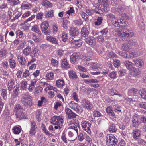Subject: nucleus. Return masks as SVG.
<instances>
[{
  "mask_svg": "<svg viewBox=\"0 0 146 146\" xmlns=\"http://www.w3.org/2000/svg\"><path fill=\"white\" fill-rule=\"evenodd\" d=\"M142 75V76H143V78H142V79H143V81L145 82L146 81V75L145 74L141 73V72L140 70H139V69H137V78H139V76H141V75Z\"/></svg>",
  "mask_w": 146,
  "mask_h": 146,
  "instance_id": "obj_31",
  "label": "nucleus"
},
{
  "mask_svg": "<svg viewBox=\"0 0 146 146\" xmlns=\"http://www.w3.org/2000/svg\"><path fill=\"white\" fill-rule=\"evenodd\" d=\"M93 115L95 117H98L101 116L102 114L99 111L95 110L93 111Z\"/></svg>",
  "mask_w": 146,
  "mask_h": 146,
  "instance_id": "obj_50",
  "label": "nucleus"
},
{
  "mask_svg": "<svg viewBox=\"0 0 146 146\" xmlns=\"http://www.w3.org/2000/svg\"><path fill=\"white\" fill-rule=\"evenodd\" d=\"M69 77L73 79H75L77 78L78 77L76 73L74 71H70L69 72Z\"/></svg>",
  "mask_w": 146,
  "mask_h": 146,
  "instance_id": "obj_27",
  "label": "nucleus"
},
{
  "mask_svg": "<svg viewBox=\"0 0 146 146\" xmlns=\"http://www.w3.org/2000/svg\"><path fill=\"white\" fill-rule=\"evenodd\" d=\"M61 67L65 69L70 68V65L66 59H64L61 60Z\"/></svg>",
  "mask_w": 146,
  "mask_h": 146,
  "instance_id": "obj_14",
  "label": "nucleus"
},
{
  "mask_svg": "<svg viewBox=\"0 0 146 146\" xmlns=\"http://www.w3.org/2000/svg\"><path fill=\"white\" fill-rule=\"evenodd\" d=\"M32 30L33 31L38 33V34H41L40 31L37 25H35L32 27Z\"/></svg>",
  "mask_w": 146,
  "mask_h": 146,
  "instance_id": "obj_36",
  "label": "nucleus"
},
{
  "mask_svg": "<svg viewBox=\"0 0 146 146\" xmlns=\"http://www.w3.org/2000/svg\"><path fill=\"white\" fill-rule=\"evenodd\" d=\"M19 62L20 64L21 65H24L26 62V60L25 58L23 56H21L20 58V60H19Z\"/></svg>",
  "mask_w": 146,
  "mask_h": 146,
  "instance_id": "obj_58",
  "label": "nucleus"
},
{
  "mask_svg": "<svg viewBox=\"0 0 146 146\" xmlns=\"http://www.w3.org/2000/svg\"><path fill=\"white\" fill-rule=\"evenodd\" d=\"M74 22L75 24L77 26H80L83 23V21L80 19L75 20Z\"/></svg>",
  "mask_w": 146,
  "mask_h": 146,
  "instance_id": "obj_52",
  "label": "nucleus"
},
{
  "mask_svg": "<svg viewBox=\"0 0 146 146\" xmlns=\"http://www.w3.org/2000/svg\"><path fill=\"white\" fill-rule=\"evenodd\" d=\"M31 129H32L36 130V129L37 128V126L36 123L33 120L31 121Z\"/></svg>",
  "mask_w": 146,
  "mask_h": 146,
  "instance_id": "obj_49",
  "label": "nucleus"
},
{
  "mask_svg": "<svg viewBox=\"0 0 146 146\" xmlns=\"http://www.w3.org/2000/svg\"><path fill=\"white\" fill-rule=\"evenodd\" d=\"M19 85L17 84L15 85L14 88L12 95L11 96V98H17L19 94Z\"/></svg>",
  "mask_w": 146,
  "mask_h": 146,
  "instance_id": "obj_13",
  "label": "nucleus"
},
{
  "mask_svg": "<svg viewBox=\"0 0 146 146\" xmlns=\"http://www.w3.org/2000/svg\"><path fill=\"white\" fill-rule=\"evenodd\" d=\"M45 137L44 138H42L39 141L38 143V145L39 146H42V145L44 144L45 142L46 141Z\"/></svg>",
  "mask_w": 146,
  "mask_h": 146,
  "instance_id": "obj_57",
  "label": "nucleus"
},
{
  "mask_svg": "<svg viewBox=\"0 0 146 146\" xmlns=\"http://www.w3.org/2000/svg\"><path fill=\"white\" fill-rule=\"evenodd\" d=\"M85 42L90 46H92L95 43V39L92 36L88 37L85 39Z\"/></svg>",
  "mask_w": 146,
  "mask_h": 146,
  "instance_id": "obj_15",
  "label": "nucleus"
},
{
  "mask_svg": "<svg viewBox=\"0 0 146 146\" xmlns=\"http://www.w3.org/2000/svg\"><path fill=\"white\" fill-rule=\"evenodd\" d=\"M82 126L83 129L89 134L91 132L90 127L91 124L86 121H82Z\"/></svg>",
  "mask_w": 146,
  "mask_h": 146,
  "instance_id": "obj_8",
  "label": "nucleus"
},
{
  "mask_svg": "<svg viewBox=\"0 0 146 146\" xmlns=\"http://www.w3.org/2000/svg\"><path fill=\"white\" fill-rule=\"evenodd\" d=\"M21 101L23 105L26 107H31L32 105L31 98L27 95L23 96Z\"/></svg>",
  "mask_w": 146,
  "mask_h": 146,
  "instance_id": "obj_5",
  "label": "nucleus"
},
{
  "mask_svg": "<svg viewBox=\"0 0 146 146\" xmlns=\"http://www.w3.org/2000/svg\"><path fill=\"white\" fill-rule=\"evenodd\" d=\"M62 40L64 42H66L67 41L68 38L67 34L63 33L62 34Z\"/></svg>",
  "mask_w": 146,
  "mask_h": 146,
  "instance_id": "obj_53",
  "label": "nucleus"
},
{
  "mask_svg": "<svg viewBox=\"0 0 146 146\" xmlns=\"http://www.w3.org/2000/svg\"><path fill=\"white\" fill-rule=\"evenodd\" d=\"M118 126L117 125H114L113 124H111L110 126L109 131L110 132H116L117 130V127Z\"/></svg>",
  "mask_w": 146,
  "mask_h": 146,
  "instance_id": "obj_26",
  "label": "nucleus"
},
{
  "mask_svg": "<svg viewBox=\"0 0 146 146\" xmlns=\"http://www.w3.org/2000/svg\"><path fill=\"white\" fill-rule=\"evenodd\" d=\"M71 123L73 124L74 126L79 128V123L78 121L77 120H73L71 121Z\"/></svg>",
  "mask_w": 146,
  "mask_h": 146,
  "instance_id": "obj_59",
  "label": "nucleus"
},
{
  "mask_svg": "<svg viewBox=\"0 0 146 146\" xmlns=\"http://www.w3.org/2000/svg\"><path fill=\"white\" fill-rule=\"evenodd\" d=\"M85 72V73L82 72L80 73V76L83 78H89L90 76V75L88 74L87 73L86 71Z\"/></svg>",
  "mask_w": 146,
  "mask_h": 146,
  "instance_id": "obj_56",
  "label": "nucleus"
},
{
  "mask_svg": "<svg viewBox=\"0 0 146 146\" xmlns=\"http://www.w3.org/2000/svg\"><path fill=\"white\" fill-rule=\"evenodd\" d=\"M48 27L49 24L47 21H44L40 25L42 31L45 35H48L50 34L51 31Z\"/></svg>",
  "mask_w": 146,
  "mask_h": 146,
  "instance_id": "obj_6",
  "label": "nucleus"
},
{
  "mask_svg": "<svg viewBox=\"0 0 146 146\" xmlns=\"http://www.w3.org/2000/svg\"><path fill=\"white\" fill-rule=\"evenodd\" d=\"M57 86L58 87L62 86L64 84V82L63 80L59 79L56 82Z\"/></svg>",
  "mask_w": 146,
  "mask_h": 146,
  "instance_id": "obj_35",
  "label": "nucleus"
},
{
  "mask_svg": "<svg viewBox=\"0 0 146 146\" xmlns=\"http://www.w3.org/2000/svg\"><path fill=\"white\" fill-rule=\"evenodd\" d=\"M97 39H98V41L100 44L104 42L105 41L104 37L100 35L98 36L97 37Z\"/></svg>",
  "mask_w": 146,
  "mask_h": 146,
  "instance_id": "obj_45",
  "label": "nucleus"
},
{
  "mask_svg": "<svg viewBox=\"0 0 146 146\" xmlns=\"http://www.w3.org/2000/svg\"><path fill=\"white\" fill-rule=\"evenodd\" d=\"M59 120L58 119V122H57V124L56 125L58 126H62L63 124V119H62L60 116H59Z\"/></svg>",
  "mask_w": 146,
  "mask_h": 146,
  "instance_id": "obj_47",
  "label": "nucleus"
},
{
  "mask_svg": "<svg viewBox=\"0 0 146 146\" xmlns=\"http://www.w3.org/2000/svg\"><path fill=\"white\" fill-rule=\"evenodd\" d=\"M69 106L72 109H75L78 106V104L75 103L73 101H71L69 104Z\"/></svg>",
  "mask_w": 146,
  "mask_h": 146,
  "instance_id": "obj_34",
  "label": "nucleus"
},
{
  "mask_svg": "<svg viewBox=\"0 0 146 146\" xmlns=\"http://www.w3.org/2000/svg\"><path fill=\"white\" fill-rule=\"evenodd\" d=\"M31 50V47L29 46H27L23 50V54L25 56H27L29 55L30 53Z\"/></svg>",
  "mask_w": 146,
  "mask_h": 146,
  "instance_id": "obj_29",
  "label": "nucleus"
},
{
  "mask_svg": "<svg viewBox=\"0 0 146 146\" xmlns=\"http://www.w3.org/2000/svg\"><path fill=\"white\" fill-rule=\"evenodd\" d=\"M126 70L124 69H122L119 71V75L120 76H122L125 74Z\"/></svg>",
  "mask_w": 146,
  "mask_h": 146,
  "instance_id": "obj_60",
  "label": "nucleus"
},
{
  "mask_svg": "<svg viewBox=\"0 0 146 146\" xmlns=\"http://www.w3.org/2000/svg\"><path fill=\"white\" fill-rule=\"evenodd\" d=\"M37 81L36 79H34L31 81L30 85H29V91H31L33 89L34 86L36 84Z\"/></svg>",
  "mask_w": 146,
  "mask_h": 146,
  "instance_id": "obj_32",
  "label": "nucleus"
},
{
  "mask_svg": "<svg viewBox=\"0 0 146 146\" xmlns=\"http://www.w3.org/2000/svg\"><path fill=\"white\" fill-rule=\"evenodd\" d=\"M23 111H18L16 112V114H15L16 118L18 119L24 118L25 117V114L23 113Z\"/></svg>",
  "mask_w": 146,
  "mask_h": 146,
  "instance_id": "obj_21",
  "label": "nucleus"
},
{
  "mask_svg": "<svg viewBox=\"0 0 146 146\" xmlns=\"http://www.w3.org/2000/svg\"><path fill=\"white\" fill-rule=\"evenodd\" d=\"M7 54V51L5 50L1 49L0 50V57L2 58L5 56Z\"/></svg>",
  "mask_w": 146,
  "mask_h": 146,
  "instance_id": "obj_51",
  "label": "nucleus"
},
{
  "mask_svg": "<svg viewBox=\"0 0 146 146\" xmlns=\"http://www.w3.org/2000/svg\"><path fill=\"white\" fill-rule=\"evenodd\" d=\"M140 95L141 98L146 100V92L143 90H141L137 93V95Z\"/></svg>",
  "mask_w": 146,
  "mask_h": 146,
  "instance_id": "obj_33",
  "label": "nucleus"
},
{
  "mask_svg": "<svg viewBox=\"0 0 146 146\" xmlns=\"http://www.w3.org/2000/svg\"><path fill=\"white\" fill-rule=\"evenodd\" d=\"M21 127L20 126H15L12 129V131L15 134H19L21 131Z\"/></svg>",
  "mask_w": 146,
  "mask_h": 146,
  "instance_id": "obj_20",
  "label": "nucleus"
},
{
  "mask_svg": "<svg viewBox=\"0 0 146 146\" xmlns=\"http://www.w3.org/2000/svg\"><path fill=\"white\" fill-rule=\"evenodd\" d=\"M69 17H66L63 18V21L62 22L63 27L64 29H66L68 28V24L70 23L69 21Z\"/></svg>",
  "mask_w": 146,
  "mask_h": 146,
  "instance_id": "obj_18",
  "label": "nucleus"
},
{
  "mask_svg": "<svg viewBox=\"0 0 146 146\" xmlns=\"http://www.w3.org/2000/svg\"><path fill=\"white\" fill-rule=\"evenodd\" d=\"M136 115H134L133 117L132 122L133 123V126L134 127H136V125H137V117Z\"/></svg>",
  "mask_w": 146,
  "mask_h": 146,
  "instance_id": "obj_54",
  "label": "nucleus"
},
{
  "mask_svg": "<svg viewBox=\"0 0 146 146\" xmlns=\"http://www.w3.org/2000/svg\"><path fill=\"white\" fill-rule=\"evenodd\" d=\"M59 116H54L52 117L50 119L51 123V124L54 125H56L57 124V123L58 122V120H59Z\"/></svg>",
  "mask_w": 146,
  "mask_h": 146,
  "instance_id": "obj_28",
  "label": "nucleus"
},
{
  "mask_svg": "<svg viewBox=\"0 0 146 146\" xmlns=\"http://www.w3.org/2000/svg\"><path fill=\"white\" fill-rule=\"evenodd\" d=\"M120 19H117L115 17L113 19L111 20V22L113 25L115 27L120 26Z\"/></svg>",
  "mask_w": 146,
  "mask_h": 146,
  "instance_id": "obj_23",
  "label": "nucleus"
},
{
  "mask_svg": "<svg viewBox=\"0 0 146 146\" xmlns=\"http://www.w3.org/2000/svg\"><path fill=\"white\" fill-rule=\"evenodd\" d=\"M65 112L69 119L75 118L77 115L74 113L70 109L66 107Z\"/></svg>",
  "mask_w": 146,
  "mask_h": 146,
  "instance_id": "obj_9",
  "label": "nucleus"
},
{
  "mask_svg": "<svg viewBox=\"0 0 146 146\" xmlns=\"http://www.w3.org/2000/svg\"><path fill=\"white\" fill-rule=\"evenodd\" d=\"M113 64L115 67L118 68L120 66L121 63L119 60L117 59H113Z\"/></svg>",
  "mask_w": 146,
  "mask_h": 146,
  "instance_id": "obj_41",
  "label": "nucleus"
},
{
  "mask_svg": "<svg viewBox=\"0 0 146 146\" xmlns=\"http://www.w3.org/2000/svg\"><path fill=\"white\" fill-rule=\"evenodd\" d=\"M15 82V80L12 79L10 80L8 82V89L9 91L12 90Z\"/></svg>",
  "mask_w": 146,
  "mask_h": 146,
  "instance_id": "obj_25",
  "label": "nucleus"
},
{
  "mask_svg": "<svg viewBox=\"0 0 146 146\" xmlns=\"http://www.w3.org/2000/svg\"><path fill=\"white\" fill-rule=\"evenodd\" d=\"M133 34L131 31L129 30L125 27L121 28L119 32L118 33L117 38L115 39V41L117 42H119L123 40V37H131L133 36Z\"/></svg>",
  "mask_w": 146,
  "mask_h": 146,
  "instance_id": "obj_1",
  "label": "nucleus"
},
{
  "mask_svg": "<svg viewBox=\"0 0 146 146\" xmlns=\"http://www.w3.org/2000/svg\"><path fill=\"white\" fill-rule=\"evenodd\" d=\"M70 35L72 37L78 36L79 32L78 29L77 28H71L69 30Z\"/></svg>",
  "mask_w": 146,
  "mask_h": 146,
  "instance_id": "obj_12",
  "label": "nucleus"
},
{
  "mask_svg": "<svg viewBox=\"0 0 146 146\" xmlns=\"http://www.w3.org/2000/svg\"><path fill=\"white\" fill-rule=\"evenodd\" d=\"M118 54L119 55L124 58L128 57L127 52H124L122 51H119Z\"/></svg>",
  "mask_w": 146,
  "mask_h": 146,
  "instance_id": "obj_55",
  "label": "nucleus"
},
{
  "mask_svg": "<svg viewBox=\"0 0 146 146\" xmlns=\"http://www.w3.org/2000/svg\"><path fill=\"white\" fill-rule=\"evenodd\" d=\"M99 4L98 11H95L97 13L102 14V12H107L109 10L108 4L107 0H98Z\"/></svg>",
  "mask_w": 146,
  "mask_h": 146,
  "instance_id": "obj_2",
  "label": "nucleus"
},
{
  "mask_svg": "<svg viewBox=\"0 0 146 146\" xmlns=\"http://www.w3.org/2000/svg\"><path fill=\"white\" fill-rule=\"evenodd\" d=\"M89 34L88 29L86 27H83L81 29V35L82 37H85Z\"/></svg>",
  "mask_w": 146,
  "mask_h": 146,
  "instance_id": "obj_16",
  "label": "nucleus"
},
{
  "mask_svg": "<svg viewBox=\"0 0 146 146\" xmlns=\"http://www.w3.org/2000/svg\"><path fill=\"white\" fill-rule=\"evenodd\" d=\"M75 11L74 9V8L73 7H70L69 8V9L66 11V13L69 15H70L71 14H74Z\"/></svg>",
  "mask_w": 146,
  "mask_h": 146,
  "instance_id": "obj_43",
  "label": "nucleus"
},
{
  "mask_svg": "<svg viewBox=\"0 0 146 146\" xmlns=\"http://www.w3.org/2000/svg\"><path fill=\"white\" fill-rule=\"evenodd\" d=\"M126 143L123 139H121L119 141L117 145V146H125Z\"/></svg>",
  "mask_w": 146,
  "mask_h": 146,
  "instance_id": "obj_64",
  "label": "nucleus"
},
{
  "mask_svg": "<svg viewBox=\"0 0 146 146\" xmlns=\"http://www.w3.org/2000/svg\"><path fill=\"white\" fill-rule=\"evenodd\" d=\"M7 90L6 89H3L2 90V92L1 93V95L3 98V99L4 100L6 99L7 98Z\"/></svg>",
  "mask_w": 146,
  "mask_h": 146,
  "instance_id": "obj_44",
  "label": "nucleus"
},
{
  "mask_svg": "<svg viewBox=\"0 0 146 146\" xmlns=\"http://www.w3.org/2000/svg\"><path fill=\"white\" fill-rule=\"evenodd\" d=\"M42 4L44 6L47 7H50L52 6V4L48 0H43L42 1Z\"/></svg>",
  "mask_w": 146,
  "mask_h": 146,
  "instance_id": "obj_24",
  "label": "nucleus"
},
{
  "mask_svg": "<svg viewBox=\"0 0 146 146\" xmlns=\"http://www.w3.org/2000/svg\"><path fill=\"white\" fill-rule=\"evenodd\" d=\"M117 9L120 13H121L123 12L125 9V6L124 5H121L119 6Z\"/></svg>",
  "mask_w": 146,
  "mask_h": 146,
  "instance_id": "obj_61",
  "label": "nucleus"
},
{
  "mask_svg": "<svg viewBox=\"0 0 146 146\" xmlns=\"http://www.w3.org/2000/svg\"><path fill=\"white\" fill-rule=\"evenodd\" d=\"M106 145L108 146H115L117 145L118 140L113 135H108L106 138Z\"/></svg>",
  "mask_w": 146,
  "mask_h": 146,
  "instance_id": "obj_3",
  "label": "nucleus"
},
{
  "mask_svg": "<svg viewBox=\"0 0 146 146\" xmlns=\"http://www.w3.org/2000/svg\"><path fill=\"white\" fill-rule=\"evenodd\" d=\"M41 112L40 111H38L36 113V117L38 121H40L41 120Z\"/></svg>",
  "mask_w": 146,
  "mask_h": 146,
  "instance_id": "obj_40",
  "label": "nucleus"
},
{
  "mask_svg": "<svg viewBox=\"0 0 146 146\" xmlns=\"http://www.w3.org/2000/svg\"><path fill=\"white\" fill-rule=\"evenodd\" d=\"M46 101V100L45 98L44 97H42L41 98V100H39L38 102V105L39 106H41L42 104L43 103L44 101Z\"/></svg>",
  "mask_w": 146,
  "mask_h": 146,
  "instance_id": "obj_48",
  "label": "nucleus"
},
{
  "mask_svg": "<svg viewBox=\"0 0 146 146\" xmlns=\"http://www.w3.org/2000/svg\"><path fill=\"white\" fill-rule=\"evenodd\" d=\"M109 76L113 79L116 78V74L115 72L113 71L111 73L109 74Z\"/></svg>",
  "mask_w": 146,
  "mask_h": 146,
  "instance_id": "obj_62",
  "label": "nucleus"
},
{
  "mask_svg": "<svg viewBox=\"0 0 146 146\" xmlns=\"http://www.w3.org/2000/svg\"><path fill=\"white\" fill-rule=\"evenodd\" d=\"M32 5L28 3L27 2H23L21 6V8L22 9H30L32 7Z\"/></svg>",
  "mask_w": 146,
  "mask_h": 146,
  "instance_id": "obj_17",
  "label": "nucleus"
},
{
  "mask_svg": "<svg viewBox=\"0 0 146 146\" xmlns=\"http://www.w3.org/2000/svg\"><path fill=\"white\" fill-rule=\"evenodd\" d=\"M27 82L25 81H23L21 82V86L23 89H25L27 87Z\"/></svg>",
  "mask_w": 146,
  "mask_h": 146,
  "instance_id": "obj_63",
  "label": "nucleus"
},
{
  "mask_svg": "<svg viewBox=\"0 0 146 146\" xmlns=\"http://www.w3.org/2000/svg\"><path fill=\"white\" fill-rule=\"evenodd\" d=\"M54 11L50 10V11H46L45 17H52L54 16Z\"/></svg>",
  "mask_w": 146,
  "mask_h": 146,
  "instance_id": "obj_37",
  "label": "nucleus"
},
{
  "mask_svg": "<svg viewBox=\"0 0 146 146\" xmlns=\"http://www.w3.org/2000/svg\"><path fill=\"white\" fill-rule=\"evenodd\" d=\"M9 61L10 64V67L12 68H14L16 65L15 61L11 58L9 59Z\"/></svg>",
  "mask_w": 146,
  "mask_h": 146,
  "instance_id": "obj_38",
  "label": "nucleus"
},
{
  "mask_svg": "<svg viewBox=\"0 0 146 146\" xmlns=\"http://www.w3.org/2000/svg\"><path fill=\"white\" fill-rule=\"evenodd\" d=\"M132 41L129 39L127 40L122 44L121 48L124 51L128 52L129 50L131 48Z\"/></svg>",
  "mask_w": 146,
  "mask_h": 146,
  "instance_id": "obj_7",
  "label": "nucleus"
},
{
  "mask_svg": "<svg viewBox=\"0 0 146 146\" xmlns=\"http://www.w3.org/2000/svg\"><path fill=\"white\" fill-rule=\"evenodd\" d=\"M46 77L49 80H52L54 78V74L52 72H50L46 75Z\"/></svg>",
  "mask_w": 146,
  "mask_h": 146,
  "instance_id": "obj_46",
  "label": "nucleus"
},
{
  "mask_svg": "<svg viewBox=\"0 0 146 146\" xmlns=\"http://www.w3.org/2000/svg\"><path fill=\"white\" fill-rule=\"evenodd\" d=\"M80 53L78 52L73 53L70 57V61L73 63L74 64L75 62L79 60Z\"/></svg>",
  "mask_w": 146,
  "mask_h": 146,
  "instance_id": "obj_11",
  "label": "nucleus"
},
{
  "mask_svg": "<svg viewBox=\"0 0 146 146\" xmlns=\"http://www.w3.org/2000/svg\"><path fill=\"white\" fill-rule=\"evenodd\" d=\"M103 20V18L102 17L98 16L96 19V21L94 22L95 25L97 26L100 25L102 23Z\"/></svg>",
  "mask_w": 146,
  "mask_h": 146,
  "instance_id": "obj_30",
  "label": "nucleus"
},
{
  "mask_svg": "<svg viewBox=\"0 0 146 146\" xmlns=\"http://www.w3.org/2000/svg\"><path fill=\"white\" fill-rule=\"evenodd\" d=\"M15 110L16 112L22 111H23V109L22 106L19 104H17L15 106Z\"/></svg>",
  "mask_w": 146,
  "mask_h": 146,
  "instance_id": "obj_39",
  "label": "nucleus"
},
{
  "mask_svg": "<svg viewBox=\"0 0 146 146\" xmlns=\"http://www.w3.org/2000/svg\"><path fill=\"white\" fill-rule=\"evenodd\" d=\"M136 54L137 53L135 52H127V55H128L127 58H134L137 57Z\"/></svg>",
  "mask_w": 146,
  "mask_h": 146,
  "instance_id": "obj_42",
  "label": "nucleus"
},
{
  "mask_svg": "<svg viewBox=\"0 0 146 146\" xmlns=\"http://www.w3.org/2000/svg\"><path fill=\"white\" fill-rule=\"evenodd\" d=\"M124 63L126 68L131 72V74L134 76H137V70L136 68L133 66V65L135 66V65L134 64L132 65V63L128 60L125 61Z\"/></svg>",
  "mask_w": 146,
  "mask_h": 146,
  "instance_id": "obj_4",
  "label": "nucleus"
},
{
  "mask_svg": "<svg viewBox=\"0 0 146 146\" xmlns=\"http://www.w3.org/2000/svg\"><path fill=\"white\" fill-rule=\"evenodd\" d=\"M82 102L83 103V107L87 109L91 110L92 107V104L88 100L84 99Z\"/></svg>",
  "mask_w": 146,
  "mask_h": 146,
  "instance_id": "obj_10",
  "label": "nucleus"
},
{
  "mask_svg": "<svg viewBox=\"0 0 146 146\" xmlns=\"http://www.w3.org/2000/svg\"><path fill=\"white\" fill-rule=\"evenodd\" d=\"M46 40L52 44H57L58 41L55 38L52 36H48L46 38Z\"/></svg>",
  "mask_w": 146,
  "mask_h": 146,
  "instance_id": "obj_22",
  "label": "nucleus"
},
{
  "mask_svg": "<svg viewBox=\"0 0 146 146\" xmlns=\"http://www.w3.org/2000/svg\"><path fill=\"white\" fill-rule=\"evenodd\" d=\"M109 91L110 92L111 96L117 95L119 97L122 96V95L119 93L115 88H113L111 89H110Z\"/></svg>",
  "mask_w": 146,
  "mask_h": 146,
  "instance_id": "obj_19",
  "label": "nucleus"
}]
</instances>
